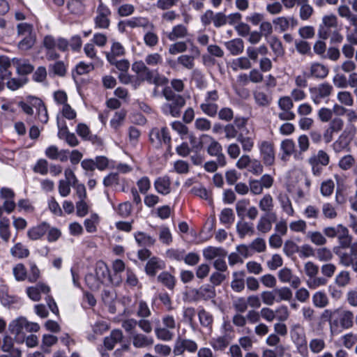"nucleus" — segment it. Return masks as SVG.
I'll return each mask as SVG.
<instances>
[{
  "instance_id": "63",
  "label": "nucleus",
  "mask_w": 357,
  "mask_h": 357,
  "mask_svg": "<svg viewBox=\"0 0 357 357\" xmlns=\"http://www.w3.org/2000/svg\"><path fill=\"white\" fill-rule=\"evenodd\" d=\"M158 281L167 287L169 289H173L175 286V278L168 272L164 271L158 276Z\"/></svg>"
},
{
  "instance_id": "15",
  "label": "nucleus",
  "mask_w": 357,
  "mask_h": 357,
  "mask_svg": "<svg viewBox=\"0 0 357 357\" xmlns=\"http://www.w3.org/2000/svg\"><path fill=\"white\" fill-rule=\"evenodd\" d=\"M278 277L282 283H289L294 289H297L301 283L299 277L294 275L292 271L287 267H284L278 271Z\"/></svg>"
},
{
  "instance_id": "44",
  "label": "nucleus",
  "mask_w": 357,
  "mask_h": 357,
  "mask_svg": "<svg viewBox=\"0 0 357 357\" xmlns=\"http://www.w3.org/2000/svg\"><path fill=\"white\" fill-rule=\"evenodd\" d=\"M199 323L202 326L211 331L213 324V314L204 309H202L198 312Z\"/></svg>"
},
{
  "instance_id": "21",
  "label": "nucleus",
  "mask_w": 357,
  "mask_h": 357,
  "mask_svg": "<svg viewBox=\"0 0 357 357\" xmlns=\"http://www.w3.org/2000/svg\"><path fill=\"white\" fill-rule=\"evenodd\" d=\"M188 44H190L192 47V51L199 54V51L197 47L193 45L191 40L187 39L185 41H177L169 45V53L175 55L179 53L185 52L188 50Z\"/></svg>"
},
{
  "instance_id": "40",
  "label": "nucleus",
  "mask_w": 357,
  "mask_h": 357,
  "mask_svg": "<svg viewBox=\"0 0 357 357\" xmlns=\"http://www.w3.org/2000/svg\"><path fill=\"white\" fill-rule=\"evenodd\" d=\"M244 276L245 273L243 271L233 273V280L231 282V287L234 291L240 293L244 289Z\"/></svg>"
},
{
  "instance_id": "57",
  "label": "nucleus",
  "mask_w": 357,
  "mask_h": 357,
  "mask_svg": "<svg viewBox=\"0 0 357 357\" xmlns=\"http://www.w3.org/2000/svg\"><path fill=\"white\" fill-rule=\"evenodd\" d=\"M10 254L14 257L22 259L29 255V250L22 243H17L10 248Z\"/></svg>"
},
{
  "instance_id": "54",
  "label": "nucleus",
  "mask_w": 357,
  "mask_h": 357,
  "mask_svg": "<svg viewBox=\"0 0 357 357\" xmlns=\"http://www.w3.org/2000/svg\"><path fill=\"white\" fill-rule=\"evenodd\" d=\"M236 230L241 238H244L246 235L253 236L255 234L252 224L247 222H238L236 224Z\"/></svg>"
},
{
  "instance_id": "45",
  "label": "nucleus",
  "mask_w": 357,
  "mask_h": 357,
  "mask_svg": "<svg viewBox=\"0 0 357 357\" xmlns=\"http://www.w3.org/2000/svg\"><path fill=\"white\" fill-rule=\"evenodd\" d=\"M298 5L301 6L299 9L300 18L304 21L310 19L314 13V9L309 4V0H299Z\"/></svg>"
},
{
  "instance_id": "4",
  "label": "nucleus",
  "mask_w": 357,
  "mask_h": 357,
  "mask_svg": "<svg viewBox=\"0 0 357 357\" xmlns=\"http://www.w3.org/2000/svg\"><path fill=\"white\" fill-rule=\"evenodd\" d=\"M289 335L291 341L294 344L298 353L303 356H307L308 354L307 341L304 327L300 324L291 325Z\"/></svg>"
},
{
  "instance_id": "50",
  "label": "nucleus",
  "mask_w": 357,
  "mask_h": 357,
  "mask_svg": "<svg viewBox=\"0 0 357 357\" xmlns=\"http://www.w3.org/2000/svg\"><path fill=\"white\" fill-rule=\"evenodd\" d=\"M164 267V264L161 260L158 258L153 257L146 263L145 270L148 275H155L157 270L162 269Z\"/></svg>"
},
{
  "instance_id": "17",
  "label": "nucleus",
  "mask_w": 357,
  "mask_h": 357,
  "mask_svg": "<svg viewBox=\"0 0 357 357\" xmlns=\"http://www.w3.org/2000/svg\"><path fill=\"white\" fill-rule=\"evenodd\" d=\"M280 158L284 162L289 160L291 155H294L295 153H297V151H296V144L291 139L282 140L280 145Z\"/></svg>"
},
{
  "instance_id": "48",
  "label": "nucleus",
  "mask_w": 357,
  "mask_h": 357,
  "mask_svg": "<svg viewBox=\"0 0 357 357\" xmlns=\"http://www.w3.org/2000/svg\"><path fill=\"white\" fill-rule=\"evenodd\" d=\"M336 312H338V309L334 310L325 309L321 314V319L323 321L328 322L331 331L338 327V319H333V316L336 314Z\"/></svg>"
},
{
  "instance_id": "8",
  "label": "nucleus",
  "mask_w": 357,
  "mask_h": 357,
  "mask_svg": "<svg viewBox=\"0 0 357 357\" xmlns=\"http://www.w3.org/2000/svg\"><path fill=\"white\" fill-rule=\"evenodd\" d=\"M197 350L198 344L195 340L181 336L176 337L172 349L174 356H183L185 351L194 354Z\"/></svg>"
},
{
  "instance_id": "32",
  "label": "nucleus",
  "mask_w": 357,
  "mask_h": 357,
  "mask_svg": "<svg viewBox=\"0 0 357 357\" xmlns=\"http://www.w3.org/2000/svg\"><path fill=\"white\" fill-rule=\"evenodd\" d=\"M123 338V333L119 329L112 331L110 335L104 339V346L108 350H112L116 344L121 342Z\"/></svg>"
},
{
  "instance_id": "53",
  "label": "nucleus",
  "mask_w": 357,
  "mask_h": 357,
  "mask_svg": "<svg viewBox=\"0 0 357 357\" xmlns=\"http://www.w3.org/2000/svg\"><path fill=\"white\" fill-rule=\"evenodd\" d=\"M306 237L310 240V241L318 246H322L326 244L327 239L325 237L324 233L318 231H311L306 233Z\"/></svg>"
},
{
  "instance_id": "59",
  "label": "nucleus",
  "mask_w": 357,
  "mask_h": 357,
  "mask_svg": "<svg viewBox=\"0 0 357 357\" xmlns=\"http://www.w3.org/2000/svg\"><path fill=\"white\" fill-rule=\"evenodd\" d=\"M36 35L21 37V40L17 44V47L21 51H28L33 47L36 43Z\"/></svg>"
},
{
  "instance_id": "2",
  "label": "nucleus",
  "mask_w": 357,
  "mask_h": 357,
  "mask_svg": "<svg viewBox=\"0 0 357 357\" xmlns=\"http://www.w3.org/2000/svg\"><path fill=\"white\" fill-rule=\"evenodd\" d=\"M162 94L168 101V102L163 104L161 107L163 114L173 117L179 116L181 109L185 105L184 98L174 92L169 86H165L163 89Z\"/></svg>"
},
{
  "instance_id": "58",
  "label": "nucleus",
  "mask_w": 357,
  "mask_h": 357,
  "mask_svg": "<svg viewBox=\"0 0 357 357\" xmlns=\"http://www.w3.org/2000/svg\"><path fill=\"white\" fill-rule=\"evenodd\" d=\"M274 291L276 296L277 303H280L282 301H289L292 298V291L287 287L275 289Z\"/></svg>"
},
{
  "instance_id": "55",
  "label": "nucleus",
  "mask_w": 357,
  "mask_h": 357,
  "mask_svg": "<svg viewBox=\"0 0 357 357\" xmlns=\"http://www.w3.org/2000/svg\"><path fill=\"white\" fill-rule=\"evenodd\" d=\"M59 137L64 138L70 146L75 147L79 144V140L76 135L73 132H70L66 127L59 132Z\"/></svg>"
},
{
  "instance_id": "29",
  "label": "nucleus",
  "mask_w": 357,
  "mask_h": 357,
  "mask_svg": "<svg viewBox=\"0 0 357 357\" xmlns=\"http://www.w3.org/2000/svg\"><path fill=\"white\" fill-rule=\"evenodd\" d=\"M50 228V225L47 222H42L35 227H31L27 231V236L31 241H37L40 239Z\"/></svg>"
},
{
  "instance_id": "38",
  "label": "nucleus",
  "mask_w": 357,
  "mask_h": 357,
  "mask_svg": "<svg viewBox=\"0 0 357 357\" xmlns=\"http://www.w3.org/2000/svg\"><path fill=\"white\" fill-rule=\"evenodd\" d=\"M12 62L15 65L17 71L20 75H28L33 70V66L28 61L13 58Z\"/></svg>"
},
{
  "instance_id": "46",
  "label": "nucleus",
  "mask_w": 357,
  "mask_h": 357,
  "mask_svg": "<svg viewBox=\"0 0 357 357\" xmlns=\"http://www.w3.org/2000/svg\"><path fill=\"white\" fill-rule=\"evenodd\" d=\"M125 54V48L119 42H114L111 47L110 52L106 54V58L109 62H112L117 56H122Z\"/></svg>"
},
{
  "instance_id": "6",
  "label": "nucleus",
  "mask_w": 357,
  "mask_h": 357,
  "mask_svg": "<svg viewBox=\"0 0 357 357\" xmlns=\"http://www.w3.org/2000/svg\"><path fill=\"white\" fill-rule=\"evenodd\" d=\"M329 162L330 156L324 150H319L317 153H312L307 159L314 176H320L323 172V167L327 166Z\"/></svg>"
},
{
  "instance_id": "42",
  "label": "nucleus",
  "mask_w": 357,
  "mask_h": 357,
  "mask_svg": "<svg viewBox=\"0 0 357 357\" xmlns=\"http://www.w3.org/2000/svg\"><path fill=\"white\" fill-rule=\"evenodd\" d=\"M298 144L299 151L295 153L294 159L296 160H302L303 159V153L306 152L310 146V141L306 135H301L298 137Z\"/></svg>"
},
{
  "instance_id": "31",
  "label": "nucleus",
  "mask_w": 357,
  "mask_h": 357,
  "mask_svg": "<svg viewBox=\"0 0 357 357\" xmlns=\"http://www.w3.org/2000/svg\"><path fill=\"white\" fill-rule=\"evenodd\" d=\"M31 103L36 108L38 111V119L43 123H46L48 121V114L46 107L45 106L43 101L36 97H30Z\"/></svg>"
},
{
  "instance_id": "19",
  "label": "nucleus",
  "mask_w": 357,
  "mask_h": 357,
  "mask_svg": "<svg viewBox=\"0 0 357 357\" xmlns=\"http://www.w3.org/2000/svg\"><path fill=\"white\" fill-rule=\"evenodd\" d=\"M127 26L132 29L137 27L142 28H153V25L149 22V20L143 17H135L123 22H120L118 24V27L121 29V26Z\"/></svg>"
},
{
  "instance_id": "16",
  "label": "nucleus",
  "mask_w": 357,
  "mask_h": 357,
  "mask_svg": "<svg viewBox=\"0 0 357 357\" xmlns=\"http://www.w3.org/2000/svg\"><path fill=\"white\" fill-rule=\"evenodd\" d=\"M195 301H208L213 299L215 296V289L209 284L202 285L199 288L192 291Z\"/></svg>"
},
{
  "instance_id": "5",
  "label": "nucleus",
  "mask_w": 357,
  "mask_h": 357,
  "mask_svg": "<svg viewBox=\"0 0 357 357\" xmlns=\"http://www.w3.org/2000/svg\"><path fill=\"white\" fill-rule=\"evenodd\" d=\"M8 329L12 334L20 335L26 332H37L40 329V326L37 323L28 321L25 317H20L9 324Z\"/></svg>"
},
{
  "instance_id": "41",
  "label": "nucleus",
  "mask_w": 357,
  "mask_h": 357,
  "mask_svg": "<svg viewBox=\"0 0 357 357\" xmlns=\"http://www.w3.org/2000/svg\"><path fill=\"white\" fill-rule=\"evenodd\" d=\"M11 61L6 56H0V79L3 80L9 77L11 74Z\"/></svg>"
},
{
  "instance_id": "64",
  "label": "nucleus",
  "mask_w": 357,
  "mask_h": 357,
  "mask_svg": "<svg viewBox=\"0 0 357 357\" xmlns=\"http://www.w3.org/2000/svg\"><path fill=\"white\" fill-rule=\"evenodd\" d=\"M321 213L324 218L333 220L337 218V213L335 206L329 202L323 204L321 206Z\"/></svg>"
},
{
  "instance_id": "30",
  "label": "nucleus",
  "mask_w": 357,
  "mask_h": 357,
  "mask_svg": "<svg viewBox=\"0 0 357 357\" xmlns=\"http://www.w3.org/2000/svg\"><path fill=\"white\" fill-rule=\"evenodd\" d=\"M336 314L339 316L338 327L340 326L343 329L351 328L354 325V314L348 310H343Z\"/></svg>"
},
{
  "instance_id": "23",
  "label": "nucleus",
  "mask_w": 357,
  "mask_h": 357,
  "mask_svg": "<svg viewBox=\"0 0 357 357\" xmlns=\"http://www.w3.org/2000/svg\"><path fill=\"white\" fill-rule=\"evenodd\" d=\"M189 36L190 33L188 27L181 24L174 26L167 35L168 39L171 41L185 39Z\"/></svg>"
},
{
  "instance_id": "27",
  "label": "nucleus",
  "mask_w": 357,
  "mask_h": 357,
  "mask_svg": "<svg viewBox=\"0 0 357 357\" xmlns=\"http://www.w3.org/2000/svg\"><path fill=\"white\" fill-rule=\"evenodd\" d=\"M277 200L283 213L289 216H294L295 215V211L288 195L284 192H280L277 196Z\"/></svg>"
},
{
  "instance_id": "11",
  "label": "nucleus",
  "mask_w": 357,
  "mask_h": 357,
  "mask_svg": "<svg viewBox=\"0 0 357 357\" xmlns=\"http://www.w3.org/2000/svg\"><path fill=\"white\" fill-rule=\"evenodd\" d=\"M337 26V17L334 14L323 16L321 23L319 26L318 36L323 40L327 39L331 35V29Z\"/></svg>"
},
{
  "instance_id": "10",
  "label": "nucleus",
  "mask_w": 357,
  "mask_h": 357,
  "mask_svg": "<svg viewBox=\"0 0 357 357\" xmlns=\"http://www.w3.org/2000/svg\"><path fill=\"white\" fill-rule=\"evenodd\" d=\"M149 137L153 146L158 148L162 144L167 146V149L171 148V137L167 128H154L149 133Z\"/></svg>"
},
{
  "instance_id": "52",
  "label": "nucleus",
  "mask_w": 357,
  "mask_h": 357,
  "mask_svg": "<svg viewBox=\"0 0 357 357\" xmlns=\"http://www.w3.org/2000/svg\"><path fill=\"white\" fill-rule=\"evenodd\" d=\"M231 68L234 71L238 70H248L252 67L250 60L246 56H241L234 59L231 62Z\"/></svg>"
},
{
  "instance_id": "9",
  "label": "nucleus",
  "mask_w": 357,
  "mask_h": 357,
  "mask_svg": "<svg viewBox=\"0 0 357 357\" xmlns=\"http://www.w3.org/2000/svg\"><path fill=\"white\" fill-rule=\"evenodd\" d=\"M335 254L338 257L339 264L344 267L353 266L357 260V242L350 246L349 250L334 248Z\"/></svg>"
},
{
  "instance_id": "20",
  "label": "nucleus",
  "mask_w": 357,
  "mask_h": 357,
  "mask_svg": "<svg viewBox=\"0 0 357 357\" xmlns=\"http://www.w3.org/2000/svg\"><path fill=\"white\" fill-rule=\"evenodd\" d=\"M45 153L51 160L66 162L68 159L69 151L66 149L59 150L56 146L51 145L45 149Z\"/></svg>"
},
{
  "instance_id": "26",
  "label": "nucleus",
  "mask_w": 357,
  "mask_h": 357,
  "mask_svg": "<svg viewBox=\"0 0 357 357\" xmlns=\"http://www.w3.org/2000/svg\"><path fill=\"white\" fill-rule=\"evenodd\" d=\"M201 139L204 140V143L208 144L206 151L211 156L218 155V153L222 151V145L213 137L208 135H203Z\"/></svg>"
},
{
  "instance_id": "24",
  "label": "nucleus",
  "mask_w": 357,
  "mask_h": 357,
  "mask_svg": "<svg viewBox=\"0 0 357 357\" xmlns=\"http://www.w3.org/2000/svg\"><path fill=\"white\" fill-rule=\"evenodd\" d=\"M276 218L275 213L269 215H263L260 217L257 223V229L261 234H266L272 229L273 220Z\"/></svg>"
},
{
  "instance_id": "14",
  "label": "nucleus",
  "mask_w": 357,
  "mask_h": 357,
  "mask_svg": "<svg viewBox=\"0 0 357 357\" xmlns=\"http://www.w3.org/2000/svg\"><path fill=\"white\" fill-rule=\"evenodd\" d=\"M328 73L329 70L326 66L319 62H313L310 63L308 71L304 74L307 78L323 79L328 76Z\"/></svg>"
},
{
  "instance_id": "7",
  "label": "nucleus",
  "mask_w": 357,
  "mask_h": 357,
  "mask_svg": "<svg viewBox=\"0 0 357 357\" xmlns=\"http://www.w3.org/2000/svg\"><path fill=\"white\" fill-rule=\"evenodd\" d=\"M333 86L328 82H323L309 89L310 98L312 102L319 105L328 99L333 92Z\"/></svg>"
},
{
  "instance_id": "1",
  "label": "nucleus",
  "mask_w": 357,
  "mask_h": 357,
  "mask_svg": "<svg viewBox=\"0 0 357 357\" xmlns=\"http://www.w3.org/2000/svg\"><path fill=\"white\" fill-rule=\"evenodd\" d=\"M132 70L138 75L142 81H146L149 84L161 86L168 83L169 80L166 77L160 74L158 70L149 68L145 61L134 62L132 65Z\"/></svg>"
},
{
  "instance_id": "62",
  "label": "nucleus",
  "mask_w": 357,
  "mask_h": 357,
  "mask_svg": "<svg viewBox=\"0 0 357 357\" xmlns=\"http://www.w3.org/2000/svg\"><path fill=\"white\" fill-rule=\"evenodd\" d=\"M144 61L149 68L157 67L162 65L163 63L162 55L157 52L148 54L145 56Z\"/></svg>"
},
{
  "instance_id": "3",
  "label": "nucleus",
  "mask_w": 357,
  "mask_h": 357,
  "mask_svg": "<svg viewBox=\"0 0 357 357\" xmlns=\"http://www.w3.org/2000/svg\"><path fill=\"white\" fill-rule=\"evenodd\" d=\"M161 325L155 327L156 337L162 341L169 342L174 337V329L176 328V321L173 315L165 314L161 318Z\"/></svg>"
},
{
  "instance_id": "25",
  "label": "nucleus",
  "mask_w": 357,
  "mask_h": 357,
  "mask_svg": "<svg viewBox=\"0 0 357 357\" xmlns=\"http://www.w3.org/2000/svg\"><path fill=\"white\" fill-rule=\"evenodd\" d=\"M154 188L157 192L167 195L171 192V181L168 176L157 178L154 181Z\"/></svg>"
},
{
  "instance_id": "43",
  "label": "nucleus",
  "mask_w": 357,
  "mask_h": 357,
  "mask_svg": "<svg viewBox=\"0 0 357 357\" xmlns=\"http://www.w3.org/2000/svg\"><path fill=\"white\" fill-rule=\"evenodd\" d=\"M11 236L10 220L3 217L0 219V238L6 243H8Z\"/></svg>"
},
{
  "instance_id": "49",
  "label": "nucleus",
  "mask_w": 357,
  "mask_h": 357,
  "mask_svg": "<svg viewBox=\"0 0 357 357\" xmlns=\"http://www.w3.org/2000/svg\"><path fill=\"white\" fill-rule=\"evenodd\" d=\"M253 97L255 103L259 107H266L271 103L272 98L262 91H255L253 92Z\"/></svg>"
},
{
  "instance_id": "36",
  "label": "nucleus",
  "mask_w": 357,
  "mask_h": 357,
  "mask_svg": "<svg viewBox=\"0 0 357 357\" xmlns=\"http://www.w3.org/2000/svg\"><path fill=\"white\" fill-rule=\"evenodd\" d=\"M227 50L232 55H238L244 50V43L241 38H234L225 43Z\"/></svg>"
},
{
  "instance_id": "61",
  "label": "nucleus",
  "mask_w": 357,
  "mask_h": 357,
  "mask_svg": "<svg viewBox=\"0 0 357 357\" xmlns=\"http://www.w3.org/2000/svg\"><path fill=\"white\" fill-rule=\"evenodd\" d=\"M17 35L18 37H25L36 35L33 26L26 22H21L17 25Z\"/></svg>"
},
{
  "instance_id": "22",
  "label": "nucleus",
  "mask_w": 357,
  "mask_h": 357,
  "mask_svg": "<svg viewBox=\"0 0 357 357\" xmlns=\"http://www.w3.org/2000/svg\"><path fill=\"white\" fill-rule=\"evenodd\" d=\"M131 339L132 345L138 349L149 347L154 342V340L151 336L139 333H133Z\"/></svg>"
},
{
  "instance_id": "18",
  "label": "nucleus",
  "mask_w": 357,
  "mask_h": 357,
  "mask_svg": "<svg viewBox=\"0 0 357 357\" xmlns=\"http://www.w3.org/2000/svg\"><path fill=\"white\" fill-rule=\"evenodd\" d=\"M50 291L49 286L44 283H38L35 286L26 289V294L30 299L33 301H38L42 294H47Z\"/></svg>"
},
{
  "instance_id": "35",
  "label": "nucleus",
  "mask_w": 357,
  "mask_h": 357,
  "mask_svg": "<svg viewBox=\"0 0 357 357\" xmlns=\"http://www.w3.org/2000/svg\"><path fill=\"white\" fill-rule=\"evenodd\" d=\"M134 237L137 245L141 247H151L156 242V239L154 237L142 231L135 232Z\"/></svg>"
},
{
  "instance_id": "13",
  "label": "nucleus",
  "mask_w": 357,
  "mask_h": 357,
  "mask_svg": "<svg viewBox=\"0 0 357 357\" xmlns=\"http://www.w3.org/2000/svg\"><path fill=\"white\" fill-rule=\"evenodd\" d=\"M100 3L97 8V15L94 18L95 28L96 29H108L110 24L109 19L111 15L109 8L105 5L101 0H99Z\"/></svg>"
},
{
  "instance_id": "28",
  "label": "nucleus",
  "mask_w": 357,
  "mask_h": 357,
  "mask_svg": "<svg viewBox=\"0 0 357 357\" xmlns=\"http://www.w3.org/2000/svg\"><path fill=\"white\" fill-rule=\"evenodd\" d=\"M350 142L348 139V125H347L341 135L333 142V149L335 153H340L347 149Z\"/></svg>"
},
{
  "instance_id": "39",
  "label": "nucleus",
  "mask_w": 357,
  "mask_h": 357,
  "mask_svg": "<svg viewBox=\"0 0 357 357\" xmlns=\"http://www.w3.org/2000/svg\"><path fill=\"white\" fill-rule=\"evenodd\" d=\"M203 256L207 260H212L220 257H226L227 252L222 248L208 246L204 250Z\"/></svg>"
},
{
  "instance_id": "47",
  "label": "nucleus",
  "mask_w": 357,
  "mask_h": 357,
  "mask_svg": "<svg viewBox=\"0 0 357 357\" xmlns=\"http://www.w3.org/2000/svg\"><path fill=\"white\" fill-rule=\"evenodd\" d=\"M337 239L339 247H336L335 248H340L344 250V248H350V246L352 245V236L349 234V229L346 227H344L342 230L341 233L337 237Z\"/></svg>"
},
{
  "instance_id": "51",
  "label": "nucleus",
  "mask_w": 357,
  "mask_h": 357,
  "mask_svg": "<svg viewBox=\"0 0 357 357\" xmlns=\"http://www.w3.org/2000/svg\"><path fill=\"white\" fill-rule=\"evenodd\" d=\"M290 21L291 22L292 25L296 22L294 17L287 18L286 17H278L273 20V23L276 29H278L280 32H284L289 29L290 26Z\"/></svg>"
},
{
  "instance_id": "12",
  "label": "nucleus",
  "mask_w": 357,
  "mask_h": 357,
  "mask_svg": "<svg viewBox=\"0 0 357 357\" xmlns=\"http://www.w3.org/2000/svg\"><path fill=\"white\" fill-rule=\"evenodd\" d=\"M258 147L264 164L266 166L273 165L275 159L274 144L270 141L264 140L258 144Z\"/></svg>"
},
{
  "instance_id": "60",
  "label": "nucleus",
  "mask_w": 357,
  "mask_h": 357,
  "mask_svg": "<svg viewBox=\"0 0 357 357\" xmlns=\"http://www.w3.org/2000/svg\"><path fill=\"white\" fill-rule=\"evenodd\" d=\"M109 269L105 264L100 263L96 266L95 275L102 284L106 281H109Z\"/></svg>"
},
{
  "instance_id": "37",
  "label": "nucleus",
  "mask_w": 357,
  "mask_h": 357,
  "mask_svg": "<svg viewBox=\"0 0 357 357\" xmlns=\"http://www.w3.org/2000/svg\"><path fill=\"white\" fill-rule=\"evenodd\" d=\"M312 304L317 308H325L329 304V298L324 291H317L312 296Z\"/></svg>"
},
{
  "instance_id": "56",
  "label": "nucleus",
  "mask_w": 357,
  "mask_h": 357,
  "mask_svg": "<svg viewBox=\"0 0 357 357\" xmlns=\"http://www.w3.org/2000/svg\"><path fill=\"white\" fill-rule=\"evenodd\" d=\"M235 220V215L231 208H226L220 214V221L227 227H229Z\"/></svg>"
},
{
  "instance_id": "34",
  "label": "nucleus",
  "mask_w": 357,
  "mask_h": 357,
  "mask_svg": "<svg viewBox=\"0 0 357 357\" xmlns=\"http://www.w3.org/2000/svg\"><path fill=\"white\" fill-rule=\"evenodd\" d=\"M232 340V335H220L211 339L210 344L216 351H223L229 344Z\"/></svg>"
},
{
  "instance_id": "33",
  "label": "nucleus",
  "mask_w": 357,
  "mask_h": 357,
  "mask_svg": "<svg viewBox=\"0 0 357 357\" xmlns=\"http://www.w3.org/2000/svg\"><path fill=\"white\" fill-rule=\"evenodd\" d=\"M259 208L261 211L264 212V215H271L274 208V202L273 197L267 193L265 194L259 201Z\"/></svg>"
}]
</instances>
